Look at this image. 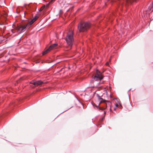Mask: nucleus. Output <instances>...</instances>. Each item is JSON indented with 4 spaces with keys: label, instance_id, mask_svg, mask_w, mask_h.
Masks as SVG:
<instances>
[{
    "label": "nucleus",
    "instance_id": "obj_1",
    "mask_svg": "<svg viewBox=\"0 0 153 153\" xmlns=\"http://www.w3.org/2000/svg\"><path fill=\"white\" fill-rule=\"evenodd\" d=\"M103 78V76L98 70H96V73L95 76L93 78L94 80L95 81L94 82V87L96 88H100L101 86L99 87L97 85V84H102L104 83V81H101Z\"/></svg>",
    "mask_w": 153,
    "mask_h": 153
},
{
    "label": "nucleus",
    "instance_id": "obj_2",
    "mask_svg": "<svg viewBox=\"0 0 153 153\" xmlns=\"http://www.w3.org/2000/svg\"><path fill=\"white\" fill-rule=\"evenodd\" d=\"M90 26L91 24L89 22H81L78 25V29L80 32H84L87 31Z\"/></svg>",
    "mask_w": 153,
    "mask_h": 153
},
{
    "label": "nucleus",
    "instance_id": "obj_3",
    "mask_svg": "<svg viewBox=\"0 0 153 153\" xmlns=\"http://www.w3.org/2000/svg\"><path fill=\"white\" fill-rule=\"evenodd\" d=\"M74 33L72 31H69L67 33L66 36L65 37V40L67 43L69 47H72L74 42L73 37Z\"/></svg>",
    "mask_w": 153,
    "mask_h": 153
},
{
    "label": "nucleus",
    "instance_id": "obj_4",
    "mask_svg": "<svg viewBox=\"0 0 153 153\" xmlns=\"http://www.w3.org/2000/svg\"><path fill=\"white\" fill-rule=\"evenodd\" d=\"M28 25V24H25L24 25L18 26L16 27V29L19 33L23 32L25 31V29L26 28H27V26Z\"/></svg>",
    "mask_w": 153,
    "mask_h": 153
},
{
    "label": "nucleus",
    "instance_id": "obj_5",
    "mask_svg": "<svg viewBox=\"0 0 153 153\" xmlns=\"http://www.w3.org/2000/svg\"><path fill=\"white\" fill-rule=\"evenodd\" d=\"M43 83V82L40 80H39L36 81H32L30 82V83L32 85H31L30 86L32 88H34L35 86L42 85Z\"/></svg>",
    "mask_w": 153,
    "mask_h": 153
},
{
    "label": "nucleus",
    "instance_id": "obj_6",
    "mask_svg": "<svg viewBox=\"0 0 153 153\" xmlns=\"http://www.w3.org/2000/svg\"><path fill=\"white\" fill-rule=\"evenodd\" d=\"M37 19V17L35 16V17L30 20L28 23H27V24H29L27 26V28H29L30 27V26L32 25L36 20Z\"/></svg>",
    "mask_w": 153,
    "mask_h": 153
},
{
    "label": "nucleus",
    "instance_id": "obj_7",
    "mask_svg": "<svg viewBox=\"0 0 153 153\" xmlns=\"http://www.w3.org/2000/svg\"><path fill=\"white\" fill-rule=\"evenodd\" d=\"M58 44L57 43H55L51 45L49 48V49L50 50H51L54 49H55L56 48V47L57 46Z\"/></svg>",
    "mask_w": 153,
    "mask_h": 153
},
{
    "label": "nucleus",
    "instance_id": "obj_8",
    "mask_svg": "<svg viewBox=\"0 0 153 153\" xmlns=\"http://www.w3.org/2000/svg\"><path fill=\"white\" fill-rule=\"evenodd\" d=\"M137 1V0H129L127 1L128 3H130V4H132L133 2H136Z\"/></svg>",
    "mask_w": 153,
    "mask_h": 153
},
{
    "label": "nucleus",
    "instance_id": "obj_9",
    "mask_svg": "<svg viewBox=\"0 0 153 153\" xmlns=\"http://www.w3.org/2000/svg\"><path fill=\"white\" fill-rule=\"evenodd\" d=\"M50 51H51L50 50V49H49V48H48L47 50H46V51H44L43 53L42 54L43 55H44L47 54V53H48V52H49Z\"/></svg>",
    "mask_w": 153,
    "mask_h": 153
},
{
    "label": "nucleus",
    "instance_id": "obj_10",
    "mask_svg": "<svg viewBox=\"0 0 153 153\" xmlns=\"http://www.w3.org/2000/svg\"><path fill=\"white\" fill-rule=\"evenodd\" d=\"M106 105L107 106L106 108V109L107 110H109V111H111V108L110 107V105H107V104H106Z\"/></svg>",
    "mask_w": 153,
    "mask_h": 153
},
{
    "label": "nucleus",
    "instance_id": "obj_11",
    "mask_svg": "<svg viewBox=\"0 0 153 153\" xmlns=\"http://www.w3.org/2000/svg\"><path fill=\"white\" fill-rule=\"evenodd\" d=\"M99 101L100 102H104L105 100H103L102 98H99Z\"/></svg>",
    "mask_w": 153,
    "mask_h": 153
},
{
    "label": "nucleus",
    "instance_id": "obj_12",
    "mask_svg": "<svg viewBox=\"0 0 153 153\" xmlns=\"http://www.w3.org/2000/svg\"><path fill=\"white\" fill-rule=\"evenodd\" d=\"M120 105H121L120 104L119 102H118V103L116 105V106L117 107H118L119 105L120 106Z\"/></svg>",
    "mask_w": 153,
    "mask_h": 153
},
{
    "label": "nucleus",
    "instance_id": "obj_13",
    "mask_svg": "<svg viewBox=\"0 0 153 153\" xmlns=\"http://www.w3.org/2000/svg\"><path fill=\"white\" fill-rule=\"evenodd\" d=\"M54 0H51L49 3L50 4H52L53 3V1H54Z\"/></svg>",
    "mask_w": 153,
    "mask_h": 153
},
{
    "label": "nucleus",
    "instance_id": "obj_14",
    "mask_svg": "<svg viewBox=\"0 0 153 153\" xmlns=\"http://www.w3.org/2000/svg\"><path fill=\"white\" fill-rule=\"evenodd\" d=\"M152 7H153V2L152 3Z\"/></svg>",
    "mask_w": 153,
    "mask_h": 153
},
{
    "label": "nucleus",
    "instance_id": "obj_15",
    "mask_svg": "<svg viewBox=\"0 0 153 153\" xmlns=\"http://www.w3.org/2000/svg\"><path fill=\"white\" fill-rule=\"evenodd\" d=\"M106 65H107V64H108V62L106 63Z\"/></svg>",
    "mask_w": 153,
    "mask_h": 153
},
{
    "label": "nucleus",
    "instance_id": "obj_16",
    "mask_svg": "<svg viewBox=\"0 0 153 153\" xmlns=\"http://www.w3.org/2000/svg\"><path fill=\"white\" fill-rule=\"evenodd\" d=\"M105 109V108H103V109H102V110H103V109Z\"/></svg>",
    "mask_w": 153,
    "mask_h": 153
}]
</instances>
